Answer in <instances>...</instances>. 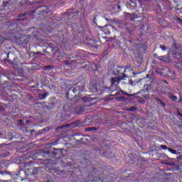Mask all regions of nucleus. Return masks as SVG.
<instances>
[{"label": "nucleus", "mask_w": 182, "mask_h": 182, "mask_svg": "<svg viewBox=\"0 0 182 182\" xmlns=\"http://www.w3.org/2000/svg\"><path fill=\"white\" fill-rule=\"evenodd\" d=\"M127 75L124 74L122 77H115L111 79V87H109V90L111 93L113 92H117L119 90V83H120V80H125Z\"/></svg>", "instance_id": "obj_1"}, {"label": "nucleus", "mask_w": 182, "mask_h": 182, "mask_svg": "<svg viewBox=\"0 0 182 182\" xmlns=\"http://www.w3.org/2000/svg\"><path fill=\"white\" fill-rule=\"evenodd\" d=\"M70 90H72V92H73V93H75L76 95H80L81 92L85 93V92H86V89L85 88V85H78L73 90L70 89L68 91L70 92Z\"/></svg>", "instance_id": "obj_2"}, {"label": "nucleus", "mask_w": 182, "mask_h": 182, "mask_svg": "<svg viewBox=\"0 0 182 182\" xmlns=\"http://www.w3.org/2000/svg\"><path fill=\"white\" fill-rule=\"evenodd\" d=\"M89 89L90 92H99L100 90V87L97 84H95L93 82H90L89 85Z\"/></svg>", "instance_id": "obj_3"}, {"label": "nucleus", "mask_w": 182, "mask_h": 182, "mask_svg": "<svg viewBox=\"0 0 182 182\" xmlns=\"http://www.w3.org/2000/svg\"><path fill=\"white\" fill-rule=\"evenodd\" d=\"M122 69H123V67H117V75H120V74H122L123 75H124V73H126V70H132V68L130 67H127L125 68L124 70V73H122Z\"/></svg>", "instance_id": "obj_4"}, {"label": "nucleus", "mask_w": 182, "mask_h": 182, "mask_svg": "<svg viewBox=\"0 0 182 182\" xmlns=\"http://www.w3.org/2000/svg\"><path fill=\"white\" fill-rule=\"evenodd\" d=\"M82 112H85V107L78 106L75 107L73 113L74 114H76L82 113Z\"/></svg>", "instance_id": "obj_5"}, {"label": "nucleus", "mask_w": 182, "mask_h": 182, "mask_svg": "<svg viewBox=\"0 0 182 182\" xmlns=\"http://www.w3.org/2000/svg\"><path fill=\"white\" fill-rule=\"evenodd\" d=\"M48 95V92H45L44 94H38V99H40L41 100H43V99H46Z\"/></svg>", "instance_id": "obj_6"}, {"label": "nucleus", "mask_w": 182, "mask_h": 182, "mask_svg": "<svg viewBox=\"0 0 182 182\" xmlns=\"http://www.w3.org/2000/svg\"><path fill=\"white\" fill-rule=\"evenodd\" d=\"M181 53H173V58H175V59H181Z\"/></svg>", "instance_id": "obj_7"}, {"label": "nucleus", "mask_w": 182, "mask_h": 182, "mask_svg": "<svg viewBox=\"0 0 182 182\" xmlns=\"http://www.w3.org/2000/svg\"><path fill=\"white\" fill-rule=\"evenodd\" d=\"M157 59H159V60H162V62H167L168 60L166 55L157 56Z\"/></svg>", "instance_id": "obj_8"}, {"label": "nucleus", "mask_w": 182, "mask_h": 182, "mask_svg": "<svg viewBox=\"0 0 182 182\" xmlns=\"http://www.w3.org/2000/svg\"><path fill=\"white\" fill-rule=\"evenodd\" d=\"M117 95H126L127 96H129L127 92H124L123 90H119L115 94H114V96H117Z\"/></svg>", "instance_id": "obj_9"}, {"label": "nucleus", "mask_w": 182, "mask_h": 182, "mask_svg": "<svg viewBox=\"0 0 182 182\" xmlns=\"http://www.w3.org/2000/svg\"><path fill=\"white\" fill-rule=\"evenodd\" d=\"M169 99H171V100H172L173 102H177V100L178 98L177 97V96H175L173 95H169Z\"/></svg>", "instance_id": "obj_10"}, {"label": "nucleus", "mask_w": 182, "mask_h": 182, "mask_svg": "<svg viewBox=\"0 0 182 182\" xmlns=\"http://www.w3.org/2000/svg\"><path fill=\"white\" fill-rule=\"evenodd\" d=\"M96 100V98H95V97H85L84 98H83V100L85 101V102H92V101H93V100Z\"/></svg>", "instance_id": "obj_11"}, {"label": "nucleus", "mask_w": 182, "mask_h": 182, "mask_svg": "<svg viewBox=\"0 0 182 182\" xmlns=\"http://www.w3.org/2000/svg\"><path fill=\"white\" fill-rule=\"evenodd\" d=\"M118 102H126V97L124 96H120L117 98Z\"/></svg>", "instance_id": "obj_12"}, {"label": "nucleus", "mask_w": 182, "mask_h": 182, "mask_svg": "<svg viewBox=\"0 0 182 182\" xmlns=\"http://www.w3.org/2000/svg\"><path fill=\"white\" fill-rule=\"evenodd\" d=\"M168 151H169L170 153H171L172 154H177V151L171 149V148H168Z\"/></svg>", "instance_id": "obj_13"}, {"label": "nucleus", "mask_w": 182, "mask_h": 182, "mask_svg": "<svg viewBox=\"0 0 182 182\" xmlns=\"http://www.w3.org/2000/svg\"><path fill=\"white\" fill-rule=\"evenodd\" d=\"M9 6V1L3 2V8H8Z\"/></svg>", "instance_id": "obj_14"}, {"label": "nucleus", "mask_w": 182, "mask_h": 182, "mask_svg": "<svg viewBox=\"0 0 182 182\" xmlns=\"http://www.w3.org/2000/svg\"><path fill=\"white\" fill-rule=\"evenodd\" d=\"M137 108L136 107H131L129 110V112H134V110H136Z\"/></svg>", "instance_id": "obj_15"}, {"label": "nucleus", "mask_w": 182, "mask_h": 182, "mask_svg": "<svg viewBox=\"0 0 182 182\" xmlns=\"http://www.w3.org/2000/svg\"><path fill=\"white\" fill-rule=\"evenodd\" d=\"M161 149L163 150H168V147H167L166 145H161Z\"/></svg>", "instance_id": "obj_16"}, {"label": "nucleus", "mask_w": 182, "mask_h": 182, "mask_svg": "<svg viewBox=\"0 0 182 182\" xmlns=\"http://www.w3.org/2000/svg\"><path fill=\"white\" fill-rule=\"evenodd\" d=\"M64 65H65V66H68V65H70V62H69V61H68V60H65V61H64Z\"/></svg>", "instance_id": "obj_17"}, {"label": "nucleus", "mask_w": 182, "mask_h": 182, "mask_svg": "<svg viewBox=\"0 0 182 182\" xmlns=\"http://www.w3.org/2000/svg\"><path fill=\"white\" fill-rule=\"evenodd\" d=\"M92 130H96L95 128H91V127H89L87 129V132H92Z\"/></svg>", "instance_id": "obj_18"}, {"label": "nucleus", "mask_w": 182, "mask_h": 182, "mask_svg": "<svg viewBox=\"0 0 182 182\" xmlns=\"http://www.w3.org/2000/svg\"><path fill=\"white\" fill-rule=\"evenodd\" d=\"M160 48L162 50H166V46H163V45H161L160 46Z\"/></svg>", "instance_id": "obj_19"}, {"label": "nucleus", "mask_w": 182, "mask_h": 182, "mask_svg": "<svg viewBox=\"0 0 182 182\" xmlns=\"http://www.w3.org/2000/svg\"><path fill=\"white\" fill-rule=\"evenodd\" d=\"M0 174H1V176H4V174H6V171H0Z\"/></svg>", "instance_id": "obj_20"}, {"label": "nucleus", "mask_w": 182, "mask_h": 182, "mask_svg": "<svg viewBox=\"0 0 182 182\" xmlns=\"http://www.w3.org/2000/svg\"><path fill=\"white\" fill-rule=\"evenodd\" d=\"M158 102H160L163 106H164V103H163V101L160 100V99H157Z\"/></svg>", "instance_id": "obj_21"}, {"label": "nucleus", "mask_w": 182, "mask_h": 182, "mask_svg": "<svg viewBox=\"0 0 182 182\" xmlns=\"http://www.w3.org/2000/svg\"><path fill=\"white\" fill-rule=\"evenodd\" d=\"M178 22H180L181 23H182V19H181V18H178Z\"/></svg>", "instance_id": "obj_22"}, {"label": "nucleus", "mask_w": 182, "mask_h": 182, "mask_svg": "<svg viewBox=\"0 0 182 182\" xmlns=\"http://www.w3.org/2000/svg\"><path fill=\"white\" fill-rule=\"evenodd\" d=\"M162 83H166V85H168V82H167V81H166V80H163Z\"/></svg>", "instance_id": "obj_23"}, {"label": "nucleus", "mask_w": 182, "mask_h": 182, "mask_svg": "<svg viewBox=\"0 0 182 182\" xmlns=\"http://www.w3.org/2000/svg\"><path fill=\"white\" fill-rule=\"evenodd\" d=\"M38 92H39V90H34L33 91L34 93H38Z\"/></svg>", "instance_id": "obj_24"}, {"label": "nucleus", "mask_w": 182, "mask_h": 182, "mask_svg": "<svg viewBox=\"0 0 182 182\" xmlns=\"http://www.w3.org/2000/svg\"><path fill=\"white\" fill-rule=\"evenodd\" d=\"M60 56H62L63 58V56H65V53H61Z\"/></svg>", "instance_id": "obj_25"}, {"label": "nucleus", "mask_w": 182, "mask_h": 182, "mask_svg": "<svg viewBox=\"0 0 182 182\" xmlns=\"http://www.w3.org/2000/svg\"><path fill=\"white\" fill-rule=\"evenodd\" d=\"M94 66H95V70H97V68H96V65H94Z\"/></svg>", "instance_id": "obj_26"}, {"label": "nucleus", "mask_w": 182, "mask_h": 182, "mask_svg": "<svg viewBox=\"0 0 182 182\" xmlns=\"http://www.w3.org/2000/svg\"><path fill=\"white\" fill-rule=\"evenodd\" d=\"M66 14L68 15V14H69V11H67V12H66Z\"/></svg>", "instance_id": "obj_27"}, {"label": "nucleus", "mask_w": 182, "mask_h": 182, "mask_svg": "<svg viewBox=\"0 0 182 182\" xmlns=\"http://www.w3.org/2000/svg\"><path fill=\"white\" fill-rule=\"evenodd\" d=\"M22 16H25V14H22Z\"/></svg>", "instance_id": "obj_28"}, {"label": "nucleus", "mask_w": 182, "mask_h": 182, "mask_svg": "<svg viewBox=\"0 0 182 182\" xmlns=\"http://www.w3.org/2000/svg\"><path fill=\"white\" fill-rule=\"evenodd\" d=\"M32 87H35V86H32Z\"/></svg>", "instance_id": "obj_29"}]
</instances>
